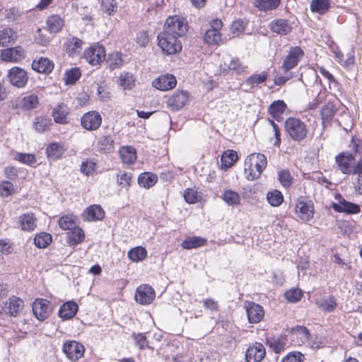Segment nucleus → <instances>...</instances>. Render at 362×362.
Listing matches in <instances>:
<instances>
[{
	"label": "nucleus",
	"instance_id": "nucleus-1",
	"mask_svg": "<svg viewBox=\"0 0 362 362\" xmlns=\"http://www.w3.org/2000/svg\"><path fill=\"white\" fill-rule=\"evenodd\" d=\"M267 165L264 154L254 153L247 156L245 160V174L247 180L253 181L262 173Z\"/></svg>",
	"mask_w": 362,
	"mask_h": 362
},
{
	"label": "nucleus",
	"instance_id": "nucleus-2",
	"mask_svg": "<svg viewBox=\"0 0 362 362\" xmlns=\"http://www.w3.org/2000/svg\"><path fill=\"white\" fill-rule=\"evenodd\" d=\"M284 129L290 139L298 144L308 137V129L307 125L299 118L288 117L284 122Z\"/></svg>",
	"mask_w": 362,
	"mask_h": 362
},
{
	"label": "nucleus",
	"instance_id": "nucleus-3",
	"mask_svg": "<svg viewBox=\"0 0 362 362\" xmlns=\"http://www.w3.org/2000/svg\"><path fill=\"white\" fill-rule=\"evenodd\" d=\"M158 45L166 54H175L182 49V44L179 38L170 33L162 31L157 36Z\"/></svg>",
	"mask_w": 362,
	"mask_h": 362
},
{
	"label": "nucleus",
	"instance_id": "nucleus-4",
	"mask_svg": "<svg viewBox=\"0 0 362 362\" xmlns=\"http://www.w3.org/2000/svg\"><path fill=\"white\" fill-rule=\"evenodd\" d=\"M188 25L185 18L179 16L168 17L165 23L163 31L170 33L177 38L182 37L187 32Z\"/></svg>",
	"mask_w": 362,
	"mask_h": 362
},
{
	"label": "nucleus",
	"instance_id": "nucleus-5",
	"mask_svg": "<svg viewBox=\"0 0 362 362\" xmlns=\"http://www.w3.org/2000/svg\"><path fill=\"white\" fill-rule=\"evenodd\" d=\"M295 212L301 221L304 222L310 221L315 214L313 201L305 200V198L302 196L298 197L296 202Z\"/></svg>",
	"mask_w": 362,
	"mask_h": 362
},
{
	"label": "nucleus",
	"instance_id": "nucleus-6",
	"mask_svg": "<svg viewBox=\"0 0 362 362\" xmlns=\"http://www.w3.org/2000/svg\"><path fill=\"white\" fill-rule=\"evenodd\" d=\"M304 55V50L300 46L291 47L281 66L284 72H288L296 67Z\"/></svg>",
	"mask_w": 362,
	"mask_h": 362
},
{
	"label": "nucleus",
	"instance_id": "nucleus-7",
	"mask_svg": "<svg viewBox=\"0 0 362 362\" xmlns=\"http://www.w3.org/2000/svg\"><path fill=\"white\" fill-rule=\"evenodd\" d=\"M84 59L92 66L99 65L105 57V49L103 45L95 44L86 49Z\"/></svg>",
	"mask_w": 362,
	"mask_h": 362
},
{
	"label": "nucleus",
	"instance_id": "nucleus-8",
	"mask_svg": "<svg viewBox=\"0 0 362 362\" xmlns=\"http://www.w3.org/2000/svg\"><path fill=\"white\" fill-rule=\"evenodd\" d=\"M334 160L336 165L341 173L344 175L353 174L352 163L356 160L353 153L341 151L335 156Z\"/></svg>",
	"mask_w": 362,
	"mask_h": 362
},
{
	"label": "nucleus",
	"instance_id": "nucleus-9",
	"mask_svg": "<svg viewBox=\"0 0 362 362\" xmlns=\"http://www.w3.org/2000/svg\"><path fill=\"white\" fill-rule=\"evenodd\" d=\"M7 78L10 83L16 88L24 87L28 81L27 72L18 66H14L9 69Z\"/></svg>",
	"mask_w": 362,
	"mask_h": 362
},
{
	"label": "nucleus",
	"instance_id": "nucleus-10",
	"mask_svg": "<svg viewBox=\"0 0 362 362\" xmlns=\"http://www.w3.org/2000/svg\"><path fill=\"white\" fill-rule=\"evenodd\" d=\"M331 208L337 213H344L347 215L358 214L361 212V206L356 203L341 199L340 202H332L330 205Z\"/></svg>",
	"mask_w": 362,
	"mask_h": 362
},
{
	"label": "nucleus",
	"instance_id": "nucleus-11",
	"mask_svg": "<svg viewBox=\"0 0 362 362\" xmlns=\"http://www.w3.org/2000/svg\"><path fill=\"white\" fill-rule=\"evenodd\" d=\"M156 296L154 289L148 284L139 286L135 292V300L141 305H149Z\"/></svg>",
	"mask_w": 362,
	"mask_h": 362
},
{
	"label": "nucleus",
	"instance_id": "nucleus-12",
	"mask_svg": "<svg viewBox=\"0 0 362 362\" xmlns=\"http://www.w3.org/2000/svg\"><path fill=\"white\" fill-rule=\"evenodd\" d=\"M102 123V117L96 111H90L85 113L81 119V126L88 130L94 131L98 129Z\"/></svg>",
	"mask_w": 362,
	"mask_h": 362
},
{
	"label": "nucleus",
	"instance_id": "nucleus-13",
	"mask_svg": "<svg viewBox=\"0 0 362 362\" xmlns=\"http://www.w3.org/2000/svg\"><path fill=\"white\" fill-rule=\"evenodd\" d=\"M63 351L70 360L76 361L83 356L84 347L76 341H67L64 344Z\"/></svg>",
	"mask_w": 362,
	"mask_h": 362
},
{
	"label": "nucleus",
	"instance_id": "nucleus-14",
	"mask_svg": "<svg viewBox=\"0 0 362 362\" xmlns=\"http://www.w3.org/2000/svg\"><path fill=\"white\" fill-rule=\"evenodd\" d=\"M269 29L274 33L280 36H285L290 34L293 27L288 19L276 18L272 20L269 24Z\"/></svg>",
	"mask_w": 362,
	"mask_h": 362
},
{
	"label": "nucleus",
	"instance_id": "nucleus-15",
	"mask_svg": "<svg viewBox=\"0 0 362 362\" xmlns=\"http://www.w3.org/2000/svg\"><path fill=\"white\" fill-rule=\"evenodd\" d=\"M245 309L247 319L250 323L259 322L264 316V310L262 305L254 302L245 303Z\"/></svg>",
	"mask_w": 362,
	"mask_h": 362
},
{
	"label": "nucleus",
	"instance_id": "nucleus-16",
	"mask_svg": "<svg viewBox=\"0 0 362 362\" xmlns=\"http://www.w3.org/2000/svg\"><path fill=\"white\" fill-rule=\"evenodd\" d=\"M33 311L39 320H45L51 312L49 301L43 298L35 300L33 304Z\"/></svg>",
	"mask_w": 362,
	"mask_h": 362
},
{
	"label": "nucleus",
	"instance_id": "nucleus-17",
	"mask_svg": "<svg viewBox=\"0 0 362 362\" xmlns=\"http://www.w3.org/2000/svg\"><path fill=\"white\" fill-rule=\"evenodd\" d=\"M188 94L186 91L177 90L167 100L168 107L173 111L182 109L187 103Z\"/></svg>",
	"mask_w": 362,
	"mask_h": 362
},
{
	"label": "nucleus",
	"instance_id": "nucleus-18",
	"mask_svg": "<svg viewBox=\"0 0 362 362\" xmlns=\"http://www.w3.org/2000/svg\"><path fill=\"white\" fill-rule=\"evenodd\" d=\"M266 350L264 345L256 342L247 348L245 353V359L247 362H259L264 358Z\"/></svg>",
	"mask_w": 362,
	"mask_h": 362
},
{
	"label": "nucleus",
	"instance_id": "nucleus-19",
	"mask_svg": "<svg viewBox=\"0 0 362 362\" xmlns=\"http://www.w3.org/2000/svg\"><path fill=\"white\" fill-rule=\"evenodd\" d=\"M176 84L177 79L172 74L161 75L152 82L153 87L162 91L171 90L175 87Z\"/></svg>",
	"mask_w": 362,
	"mask_h": 362
},
{
	"label": "nucleus",
	"instance_id": "nucleus-20",
	"mask_svg": "<svg viewBox=\"0 0 362 362\" xmlns=\"http://www.w3.org/2000/svg\"><path fill=\"white\" fill-rule=\"evenodd\" d=\"M81 217L86 221H100L105 217V211L101 206L93 204L83 211Z\"/></svg>",
	"mask_w": 362,
	"mask_h": 362
},
{
	"label": "nucleus",
	"instance_id": "nucleus-21",
	"mask_svg": "<svg viewBox=\"0 0 362 362\" xmlns=\"http://www.w3.org/2000/svg\"><path fill=\"white\" fill-rule=\"evenodd\" d=\"M269 77V74L263 71L260 74L255 73L247 78L243 83V86L245 87V91L248 92L255 87L264 84Z\"/></svg>",
	"mask_w": 362,
	"mask_h": 362
},
{
	"label": "nucleus",
	"instance_id": "nucleus-22",
	"mask_svg": "<svg viewBox=\"0 0 362 362\" xmlns=\"http://www.w3.org/2000/svg\"><path fill=\"white\" fill-rule=\"evenodd\" d=\"M24 307V302L16 296H11L5 303V313L11 317L18 316Z\"/></svg>",
	"mask_w": 362,
	"mask_h": 362
},
{
	"label": "nucleus",
	"instance_id": "nucleus-23",
	"mask_svg": "<svg viewBox=\"0 0 362 362\" xmlns=\"http://www.w3.org/2000/svg\"><path fill=\"white\" fill-rule=\"evenodd\" d=\"M287 109V105L283 100H274L268 107V113L273 119L281 122L283 119V114Z\"/></svg>",
	"mask_w": 362,
	"mask_h": 362
},
{
	"label": "nucleus",
	"instance_id": "nucleus-24",
	"mask_svg": "<svg viewBox=\"0 0 362 362\" xmlns=\"http://www.w3.org/2000/svg\"><path fill=\"white\" fill-rule=\"evenodd\" d=\"M286 336L270 337L266 339V344L276 354L283 352L287 346Z\"/></svg>",
	"mask_w": 362,
	"mask_h": 362
},
{
	"label": "nucleus",
	"instance_id": "nucleus-25",
	"mask_svg": "<svg viewBox=\"0 0 362 362\" xmlns=\"http://www.w3.org/2000/svg\"><path fill=\"white\" fill-rule=\"evenodd\" d=\"M37 219L33 213L23 214L18 218V224L23 231L31 232L37 227Z\"/></svg>",
	"mask_w": 362,
	"mask_h": 362
},
{
	"label": "nucleus",
	"instance_id": "nucleus-26",
	"mask_svg": "<svg viewBox=\"0 0 362 362\" xmlns=\"http://www.w3.org/2000/svg\"><path fill=\"white\" fill-rule=\"evenodd\" d=\"M332 4H334L332 0H311L310 11L313 13L324 16L329 12Z\"/></svg>",
	"mask_w": 362,
	"mask_h": 362
},
{
	"label": "nucleus",
	"instance_id": "nucleus-27",
	"mask_svg": "<svg viewBox=\"0 0 362 362\" xmlns=\"http://www.w3.org/2000/svg\"><path fill=\"white\" fill-rule=\"evenodd\" d=\"M83 49V42L78 37H72L67 39L65 43L66 52L71 57L80 54Z\"/></svg>",
	"mask_w": 362,
	"mask_h": 362
},
{
	"label": "nucleus",
	"instance_id": "nucleus-28",
	"mask_svg": "<svg viewBox=\"0 0 362 362\" xmlns=\"http://www.w3.org/2000/svg\"><path fill=\"white\" fill-rule=\"evenodd\" d=\"M54 68V63L47 58L40 57L32 63V69L39 73L49 74Z\"/></svg>",
	"mask_w": 362,
	"mask_h": 362
},
{
	"label": "nucleus",
	"instance_id": "nucleus-29",
	"mask_svg": "<svg viewBox=\"0 0 362 362\" xmlns=\"http://www.w3.org/2000/svg\"><path fill=\"white\" fill-rule=\"evenodd\" d=\"M336 113V107L333 102L327 103L320 110L322 124L324 127L329 124Z\"/></svg>",
	"mask_w": 362,
	"mask_h": 362
},
{
	"label": "nucleus",
	"instance_id": "nucleus-30",
	"mask_svg": "<svg viewBox=\"0 0 362 362\" xmlns=\"http://www.w3.org/2000/svg\"><path fill=\"white\" fill-rule=\"evenodd\" d=\"M77 310L78 305L74 301H68L60 307L58 315L64 320H69L75 316Z\"/></svg>",
	"mask_w": 362,
	"mask_h": 362
},
{
	"label": "nucleus",
	"instance_id": "nucleus-31",
	"mask_svg": "<svg viewBox=\"0 0 362 362\" xmlns=\"http://www.w3.org/2000/svg\"><path fill=\"white\" fill-rule=\"evenodd\" d=\"M23 49L20 47H12L1 52V59L5 62H16L23 57Z\"/></svg>",
	"mask_w": 362,
	"mask_h": 362
},
{
	"label": "nucleus",
	"instance_id": "nucleus-32",
	"mask_svg": "<svg viewBox=\"0 0 362 362\" xmlns=\"http://www.w3.org/2000/svg\"><path fill=\"white\" fill-rule=\"evenodd\" d=\"M46 25L50 33H57L64 27V21L58 15H52L47 18Z\"/></svg>",
	"mask_w": 362,
	"mask_h": 362
},
{
	"label": "nucleus",
	"instance_id": "nucleus-33",
	"mask_svg": "<svg viewBox=\"0 0 362 362\" xmlns=\"http://www.w3.org/2000/svg\"><path fill=\"white\" fill-rule=\"evenodd\" d=\"M281 0H255L254 6L260 11L267 12L276 9Z\"/></svg>",
	"mask_w": 362,
	"mask_h": 362
},
{
	"label": "nucleus",
	"instance_id": "nucleus-34",
	"mask_svg": "<svg viewBox=\"0 0 362 362\" xmlns=\"http://www.w3.org/2000/svg\"><path fill=\"white\" fill-rule=\"evenodd\" d=\"M247 25L248 21L245 19L238 18L233 21L230 25V33L232 35V37H229V40L244 33Z\"/></svg>",
	"mask_w": 362,
	"mask_h": 362
},
{
	"label": "nucleus",
	"instance_id": "nucleus-35",
	"mask_svg": "<svg viewBox=\"0 0 362 362\" xmlns=\"http://www.w3.org/2000/svg\"><path fill=\"white\" fill-rule=\"evenodd\" d=\"M119 155L124 163L132 164L136 160V149L132 146H123L119 150Z\"/></svg>",
	"mask_w": 362,
	"mask_h": 362
},
{
	"label": "nucleus",
	"instance_id": "nucleus-36",
	"mask_svg": "<svg viewBox=\"0 0 362 362\" xmlns=\"http://www.w3.org/2000/svg\"><path fill=\"white\" fill-rule=\"evenodd\" d=\"M266 198L270 206L273 207L281 206L284 200L282 192L276 189L269 191L267 193Z\"/></svg>",
	"mask_w": 362,
	"mask_h": 362
},
{
	"label": "nucleus",
	"instance_id": "nucleus-37",
	"mask_svg": "<svg viewBox=\"0 0 362 362\" xmlns=\"http://www.w3.org/2000/svg\"><path fill=\"white\" fill-rule=\"evenodd\" d=\"M67 235L68 243L70 246H75L81 243L85 238L83 230L79 227H75Z\"/></svg>",
	"mask_w": 362,
	"mask_h": 362
},
{
	"label": "nucleus",
	"instance_id": "nucleus-38",
	"mask_svg": "<svg viewBox=\"0 0 362 362\" xmlns=\"http://www.w3.org/2000/svg\"><path fill=\"white\" fill-rule=\"evenodd\" d=\"M68 114V108L66 105L61 104L55 107L52 110V117L57 123H66V115Z\"/></svg>",
	"mask_w": 362,
	"mask_h": 362
},
{
	"label": "nucleus",
	"instance_id": "nucleus-39",
	"mask_svg": "<svg viewBox=\"0 0 362 362\" xmlns=\"http://www.w3.org/2000/svg\"><path fill=\"white\" fill-rule=\"evenodd\" d=\"M206 239L199 237L192 236L187 238L182 243L183 249H194L205 245Z\"/></svg>",
	"mask_w": 362,
	"mask_h": 362
},
{
	"label": "nucleus",
	"instance_id": "nucleus-40",
	"mask_svg": "<svg viewBox=\"0 0 362 362\" xmlns=\"http://www.w3.org/2000/svg\"><path fill=\"white\" fill-rule=\"evenodd\" d=\"M97 146L101 151L110 152L114 149V140L111 136H101L98 139Z\"/></svg>",
	"mask_w": 362,
	"mask_h": 362
},
{
	"label": "nucleus",
	"instance_id": "nucleus-41",
	"mask_svg": "<svg viewBox=\"0 0 362 362\" xmlns=\"http://www.w3.org/2000/svg\"><path fill=\"white\" fill-rule=\"evenodd\" d=\"M52 241V235L45 232L37 234L34 238L35 246L40 249H44L49 245Z\"/></svg>",
	"mask_w": 362,
	"mask_h": 362
},
{
	"label": "nucleus",
	"instance_id": "nucleus-42",
	"mask_svg": "<svg viewBox=\"0 0 362 362\" xmlns=\"http://www.w3.org/2000/svg\"><path fill=\"white\" fill-rule=\"evenodd\" d=\"M157 180V175L150 173H141L138 177L139 184L145 188H149L153 186Z\"/></svg>",
	"mask_w": 362,
	"mask_h": 362
},
{
	"label": "nucleus",
	"instance_id": "nucleus-43",
	"mask_svg": "<svg viewBox=\"0 0 362 362\" xmlns=\"http://www.w3.org/2000/svg\"><path fill=\"white\" fill-rule=\"evenodd\" d=\"M16 35L11 28H4L0 31V47L8 46L15 41Z\"/></svg>",
	"mask_w": 362,
	"mask_h": 362
},
{
	"label": "nucleus",
	"instance_id": "nucleus-44",
	"mask_svg": "<svg viewBox=\"0 0 362 362\" xmlns=\"http://www.w3.org/2000/svg\"><path fill=\"white\" fill-rule=\"evenodd\" d=\"M247 68L239 58L233 57L230 59L229 64H228V74L229 73L240 75L243 73Z\"/></svg>",
	"mask_w": 362,
	"mask_h": 362
},
{
	"label": "nucleus",
	"instance_id": "nucleus-45",
	"mask_svg": "<svg viewBox=\"0 0 362 362\" xmlns=\"http://www.w3.org/2000/svg\"><path fill=\"white\" fill-rule=\"evenodd\" d=\"M65 150L64 146L59 143L51 144L47 148V156L54 160L58 159L62 157Z\"/></svg>",
	"mask_w": 362,
	"mask_h": 362
},
{
	"label": "nucleus",
	"instance_id": "nucleus-46",
	"mask_svg": "<svg viewBox=\"0 0 362 362\" xmlns=\"http://www.w3.org/2000/svg\"><path fill=\"white\" fill-rule=\"evenodd\" d=\"M59 227L66 230H72L76 227V218L74 215H65L59 218L58 221Z\"/></svg>",
	"mask_w": 362,
	"mask_h": 362
},
{
	"label": "nucleus",
	"instance_id": "nucleus-47",
	"mask_svg": "<svg viewBox=\"0 0 362 362\" xmlns=\"http://www.w3.org/2000/svg\"><path fill=\"white\" fill-rule=\"evenodd\" d=\"M119 83L124 89L131 90L135 85V78L129 72H123L119 76Z\"/></svg>",
	"mask_w": 362,
	"mask_h": 362
},
{
	"label": "nucleus",
	"instance_id": "nucleus-48",
	"mask_svg": "<svg viewBox=\"0 0 362 362\" xmlns=\"http://www.w3.org/2000/svg\"><path fill=\"white\" fill-rule=\"evenodd\" d=\"M106 63L109 69L111 70L120 68L123 64L121 54L116 52L109 54L106 60Z\"/></svg>",
	"mask_w": 362,
	"mask_h": 362
},
{
	"label": "nucleus",
	"instance_id": "nucleus-49",
	"mask_svg": "<svg viewBox=\"0 0 362 362\" xmlns=\"http://www.w3.org/2000/svg\"><path fill=\"white\" fill-rule=\"evenodd\" d=\"M221 40V36L219 30L209 29L204 35V41L210 45H218Z\"/></svg>",
	"mask_w": 362,
	"mask_h": 362
},
{
	"label": "nucleus",
	"instance_id": "nucleus-50",
	"mask_svg": "<svg viewBox=\"0 0 362 362\" xmlns=\"http://www.w3.org/2000/svg\"><path fill=\"white\" fill-rule=\"evenodd\" d=\"M38 103V97L35 94H30L22 98L21 105L23 109L30 110L37 107Z\"/></svg>",
	"mask_w": 362,
	"mask_h": 362
},
{
	"label": "nucleus",
	"instance_id": "nucleus-51",
	"mask_svg": "<svg viewBox=\"0 0 362 362\" xmlns=\"http://www.w3.org/2000/svg\"><path fill=\"white\" fill-rule=\"evenodd\" d=\"M278 180L285 187H290L293 184V177L288 170H281L278 172Z\"/></svg>",
	"mask_w": 362,
	"mask_h": 362
},
{
	"label": "nucleus",
	"instance_id": "nucleus-52",
	"mask_svg": "<svg viewBox=\"0 0 362 362\" xmlns=\"http://www.w3.org/2000/svg\"><path fill=\"white\" fill-rule=\"evenodd\" d=\"M317 305L327 312L333 311L337 307V303L333 296H330L327 298H322Z\"/></svg>",
	"mask_w": 362,
	"mask_h": 362
},
{
	"label": "nucleus",
	"instance_id": "nucleus-53",
	"mask_svg": "<svg viewBox=\"0 0 362 362\" xmlns=\"http://www.w3.org/2000/svg\"><path fill=\"white\" fill-rule=\"evenodd\" d=\"M303 295V292L300 288H291L284 293L285 298L290 303L298 302Z\"/></svg>",
	"mask_w": 362,
	"mask_h": 362
},
{
	"label": "nucleus",
	"instance_id": "nucleus-54",
	"mask_svg": "<svg viewBox=\"0 0 362 362\" xmlns=\"http://www.w3.org/2000/svg\"><path fill=\"white\" fill-rule=\"evenodd\" d=\"M51 124V119L44 117H37L34 123V127L36 131L43 132L49 129Z\"/></svg>",
	"mask_w": 362,
	"mask_h": 362
},
{
	"label": "nucleus",
	"instance_id": "nucleus-55",
	"mask_svg": "<svg viewBox=\"0 0 362 362\" xmlns=\"http://www.w3.org/2000/svg\"><path fill=\"white\" fill-rule=\"evenodd\" d=\"M81 76V71L78 68H73L65 74V81L66 84L74 83Z\"/></svg>",
	"mask_w": 362,
	"mask_h": 362
},
{
	"label": "nucleus",
	"instance_id": "nucleus-56",
	"mask_svg": "<svg viewBox=\"0 0 362 362\" xmlns=\"http://www.w3.org/2000/svg\"><path fill=\"white\" fill-rule=\"evenodd\" d=\"M305 356L300 351H291L283 357L281 362H303Z\"/></svg>",
	"mask_w": 362,
	"mask_h": 362
},
{
	"label": "nucleus",
	"instance_id": "nucleus-57",
	"mask_svg": "<svg viewBox=\"0 0 362 362\" xmlns=\"http://www.w3.org/2000/svg\"><path fill=\"white\" fill-rule=\"evenodd\" d=\"M116 0H101L102 11L107 15L112 14L117 8Z\"/></svg>",
	"mask_w": 362,
	"mask_h": 362
},
{
	"label": "nucleus",
	"instance_id": "nucleus-58",
	"mask_svg": "<svg viewBox=\"0 0 362 362\" xmlns=\"http://www.w3.org/2000/svg\"><path fill=\"white\" fill-rule=\"evenodd\" d=\"M349 148L351 151L349 153H353L355 157L357 154L361 155L362 153V140L352 137L350 141Z\"/></svg>",
	"mask_w": 362,
	"mask_h": 362
},
{
	"label": "nucleus",
	"instance_id": "nucleus-59",
	"mask_svg": "<svg viewBox=\"0 0 362 362\" xmlns=\"http://www.w3.org/2000/svg\"><path fill=\"white\" fill-rule=\"evenodd\" d=\"M268 122L272 125V129H273L274 133L275 141L274 142V145L275 146L279 147L281 146V129H280L279 127L278 126V124L274 122V119H271L269 118L268 119Z\"/></svg>",
	"mask_w": 362,
	"mask_h": 362
},
{
	"label": "nucleus",
	"instance_id": "nucleus-60",
	"mask_svg": "<svg viewBox=\"0 0 362 362\" xmlns=\"http://www.w3.org/2000/svg\"><path fill=\"white\" fill-rule=\"evenodd\" d=\"M16 159L24 164L33 165L36 162L35 155L30 153H18Z\"/></svg>",
	"mask_w": 362,
	"mask_h": 362
},
{
	"label": "nucleus",
	"instance_id": "nucleus-61",
	"mask_svg": "<svg viewBox=\"0 0 362 362\" xmlns=\"http://www.w3.org/2000/svg\"><path fill=\"white\" fill-rule=\"evenodd\" d=\"M129 258L133 262H139L144 259L146 256V250H128Z\"/></svg>",
	"mask_w": 362,
	"mask_h": 362
},
{
	"label": "nucleus",
	"instance_id": "nucleus-62",
	"mask_svg": "<svg viewBox=\"0 0 362 362\" xmlns=\"http://www.w3.org/2000/svg\"><path fill=\"white\" fill-rule=\"evenodd\" d=\"M132 174L127 173H119L117 174V182L119 185L129 186L132 182Z\"/></svg>",
	"mask_w": 362,
	"mask_h": 362
},
{
	"label": "nucleus",
	"instance_id": "nucleus-63",
	"mask_svg": "<svg viewBox=\"0 0 362 362\" xmlns=\"http://www.w3.org/2000/svg\"><path fill=\"white\" fill-rule=\"evenodd\" d=\"M13 191L14 187L12 183L4 181L0 184V195L1 197H8Z\"/></svg>",
	"mask_w": 362,
	"mask_h": 362
},
{
	"label": "nucleus",
	"instance_id": "nucleus-64",
	"mask_svg": "<svg viewBox=\"0 0 362 362\" xmlns=\"http://www.w3.org/2000/svg\"><path fill=\"white\" fill-rule=\"evenodd\" d=\"M293 332L297 336L300 337L302 342L308 341L310 336L309 330L305 327L296 326L293 328Z\"/></svg>",
	"mask_w": 362,
	"mask_h": 362
}]
</instances>
